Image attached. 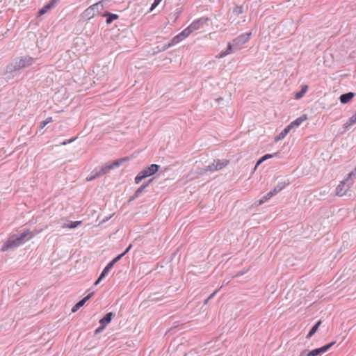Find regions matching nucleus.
Returning a JSON list of instances; mask_svg holds the SVG:
<instances>
[{
  "mask_svg": "<svg viewBox=\"0 0 356 356\" xmlns=\"http://www.w3.org/2000/svg\"><path fill=\"white\" fill-rule=\"evenodd\" d=\"M210 299H208V298L204 300V304L207 305Z\"/></svg>",
  "mask_w": 356,
  "mask_h": 356,
  "instance_id": "de8ad7c7",
  "label": "nucleus"
},
{
  "mask_svg": "<svg viewBox=\"0 0 356 356\" xmlns=\"http://www.w3.org/2000/svg\"><path fill=\"white\" fill-rule=\"evenodd\" d=\"M114 265H115V263H114L113 261H110V262L107 264V266H106V267L107 268H108L109 270H111V269L113 267V266H114Z\"/></svg>",
  "mask_w": 356,
  "mask_h": 356,
  "instance_id": "58836bf2",
  "label": "nucleus"
},
{
  "mask_svg": "<svg viewBox=\"0 0 356 356\" xmlns=\"http://www.w3.org/2000/svg\"><path fill=\"white\" fill-rule=\"evenodd\" d=\"M272 197H273V195H270V192L268 193L266 195L262 197V198L261 200H259L258 205H261V204H264L265 202H266L268 200H269Z\"/></svg>",
  "mask_w": 356,
  "mask_h": 356,
  "instance_id": "c756f323",
  "label": "nucleus"
},
{
  "mask_svg": "<svg viewBox=\"0 0 356 356\" xmlns=\"http://www.w3.org/2000/svg\"><path fill=\"white\" fill-rule=\"evenodd\" d=\"M192 33H193V31H191V29H190V27L188 26L187 28H186L184 30H183L180 33L181 34V35L184 38H186V37L190 35Z\"/></svg>",
  "mask_w": 356,
  "mask_h": 356,
  "instance_id": "c85d7f7f",
  "label": "nucleus"
},
{
  "mask_svg": "<svg viewBox=\"0 0 356 356\" xmlns=\"http://www.w3.org/2000/svg\"><path fill=\"white\" fill-rule=\"evenodd\" d=\"M292 129V125H288L284 129H283L279 135L275 138V140H280L283 139L287 134L290 131V130Z\"/></svg>",
  "mask_w": 356,
  "mask_h": 356,
  "instance_id": "6ab92c4d",
  "label": "nucleus"
},
{
  "mask_svg": "<svg viewBox=\"0 0 356 356\" xmlns=\"http://www.w3.org/2000/svg\"><path fill=\"white\" fill-rule=\"evenodd\" d=\"M278 154H279V152H276V153L273 154H265L264 156H263L261 157V161H266V160H267L268 159L273 158L274 156H277Z\"/></svg>",
  "mask_w": 356,
  "mask_h": 356,
  "instance_id": "7c9ffc66",
  "label": "nucleus"
},
{
  "mask_svg": "<svg viewBox=\"0 0 356 356\" xmlns=\"http://www.w3.org/2000/svg\"><path fill=\"white\" fill-rule=\"evenodd\" d=\"M222 98H218V99H216V101H217V102H219V101H220V100H222Z\"/></svg>",
  "mask_w": 356,
  "mask_h": 356,
  "instance_id": "8fccbe9b",
  "label": "nucleus"
},
{
  "mask_svg": "<svg viewBox=\"0 0 356 356\" xmlns=\"http://www.w3.org/2000/svg\"><path fill=\"white\" fill-rule=\"evenodd\" d=\"M243 274V272H238V273H237V274L235 276L238 277V276L242 275Z\"/></svg>",
  "mask_w": 356,
  "mask_h": 356,
  "instance_id": "49530a36",
  "label": "nucleus"
},
{
  "mask_svg": "<svg viewBox=\"0 0 356 356\" xmlns=\"http://www.w3.org/2000/svg\"><path fill=\"white\" fill-rule=\"evenodd\" d=\"M228 163H229L228 160L216 161V168H217V170H220V169L223 168L224 167H225Z\"/></svg>",
  "mask_w": 356,
  "mask_h": 356,
  "instance_id": "b1692460",
  "label": "nucleus"
},
{
  "mask_svg": "<svg viewBox=\"0 0 356 356\" xmlns=\"http://www.w3.org/2000/svg\"><path fill=\"white\" fill-rule=\"evenodd\" d=\"M307 86H302L301 90L298 92H297L295 95L296 99H300L304 94L307 92Z\"/></svg>",
  "mask_w": 356,
  "mask_h": 356,
  "instance_id": "cd10ccee",
  "label": "nucleus"
},
{
  "mask_svg": "<svg viewBox=\"0 0 356 356\" xmlns=\"http://www.w3.org/2000/svg\"><path fill=\"white\" fill-rule=\"evenodd\" d=\"M184 38L182 37L181 34V33H179L178 35H177L176 36H175L170 41V42L167 45V46H165L164 47V50L169 48L170 47L174 45V44H176L177 43H179V42H181V40H183Z\"/></svg>",
  "mask_w": 356,
  "mask_h": 356,
  "instance_id": "dca6fc26",
  "label": "nucleus"
},
{
  "mask_svg": "<svg viewBox=\"0 0 356 356\" xmlns=\"http://www.w3.org/2000/svg\"><path fill=\"white\" fill-rule=\"evenodd\" d=\"M124 257V254H119L118 256H117L116 257H115L112 261L115 264L117 263L119 260H120V259Z\"/></svg>",
  "mask_w": 356,
  "mask_h": 356,
  "instance_id": "e433bc0d",
  "label": "nucleus"
},
{
  "mask_svg": "<svg viewBox=\"0 0 356 356\" xmlns=\"http://www.w3.org/2000/svg\"><path fill=\"white\" fill-rule=\"evenodd\" d=\"M106 1V0H102V1H99V2L93 4L91 6V7L93 8V10H95V13L97 14H101L102 13V11L104 9V3Z\"/></svg>",
  "mask_w": 356,
  "mask_h": 356,
  "instance_id": "f8f14e48",
  "label": "nucleus"
},
{
  "mask_svg": "<svg viewBox=\"0 0 356 356\" xmlns=\"http://www.w3.org/2000/svg\"><path fill=\"white\" fill-rule=\"evenodd\" d=\"M23 243L21 242L20 239L17 236V234H13L10 236L7 241L2 246L1 250L3 251L7 250L8 248H17Z\"/></svg>",
  "mask_w": 356,
  "mask_h": 356,
  "instance_id": "39448f33",
  "label": "nucleus"
},
{
  "mask_svg": "<svg viewBox=\"0 0 356 356\" xmlns=\"http://www.w3.org/2000/svg\"><path fill=\"white\" fill-rule=\"evenodd\" d=\"M321 321H318L312 327V329L310 330V331L309 332L307 336V338L309 339L310 337H312L315 333L317 331V330L318 329L319 326L321 325Z\"/></svg>",
  "mask_w": 356,
  "mask_h": 356,
  "instance_id": "4be33fe9",
  "label": "nucleus"
},
{
  "mask_svg": "<svg viewBox=\"0 0 356 356\" xmlns=\"http://www.w3.org/2000/svg\"><path fill=\"white\" fill-rule=\"evenodd\" d=\"M335 341H332L328 344H326L321 348L314 349L311 350V355L314 356H318L323 354L327 350H328L334 344Z\"/></svg>",
  "mask_w": 356,
  "mask_h": 356,
  "instance_id": "6e6552de",
  "label": "nucleus"
},
{
  "mask_svg": "<svg viewBox=\"0 0 356 356\" xmlns=\"http://www.w3.org/2000/svg\"><path fill=\"white\" fill-rule=\"evenodd\" d=\"M35 61V58L29 56H22L17 58L13 62L9 63L6 68V74L13 73L16 71L24 69L31 66Z\"/></svg>",
  "mask_w": 356,
  "mask_h": 356,
  "instance_id": "f257e3e1",
  "label": "nucleus"
},
{
  "mask_svg": "<svg viewBox=\"0 0 356 356\" xmlns=\"http://www.w3.org/2000/svg\"><path fill=\"white\" fill-rule=\"evenodd\" d=\"M52 121V118H48L47 119H46L45 120L42 121L40 122V129H43L47 124H49V122H51Z\"/></svg>",
  "mask_w": 356,
  "mask_h": 356,
  "instance_id": "2f4dec72",
  "label": "nucleus"
},
{
  "mask_svg": "<svg viewBox=\"0 0 356 356\" xmlns=\"http://www.w3.org/2000/svg\"><path fill=\"white\" fill-rule=\"evenodd\" d=\"M62 144L63 145H65V144H67V143L66 142H63Z\"/></svg>",
  "mask_w": 356,
  "mask_h": 356,
  "instance_id": "3c124183",
  "label": "nucleus"
},
{
  "mask_svg": "<svg viewBox=\"0 0 356 356\" xmlns=\"http://www.w3.org/2000/svg\"><path fill=\"white\" fill-rule=\"evenodd\" d=\"M81 224H82V221H74V222H71L70 224L64 225L63 226V227L69 228V229H74Z\"/></svg>",
  "mask_w": 356,
  "mask_h": 356,
  "instance_id": "a878e982",
  "label": "nucleus"
},
{
  "mask_svg": "<svg viewBox=\"0 0 356 356\" xmlns=\"http://www.w3.org/2000/svg\"><path fill=\"white\" fill-rule=\"evenodd\" d=\"M79 309V307H77L76 304L72 307V312L74 313L76 312L78 309Z\"/></svg>",
  "mask_w": 356,
  "mask_h": 356,
  "instance_id": "37998d69",
  "label": "nucleus"
},
{
  "mask_svg": "<svg viewBox=\"0 0 356 356\" xmlns=\"http://www.w3.org/2000/svg\"><path fill=\"white\" fill-rule=\"evenodd\" d=\"M109 270H110L108 268L105 267L102 273L100 274V279H103L104 277H105V276L108 274Z\"/></svg>",
  "mask_w": 356,
  "mask_h": 356,
  "instance_id": "72a5a7b5",
  "label": "nucleus"
},
{
  "mask_svg": "<svg viewBox=\"0 0 356 356\" xmlns=\"http://www.w3.org/2000/svg\"><path fill=\"white\" fill-rule=\"evenodd\" d=\"M355 97V93L352 92H349L347 93L342 94L340 97V102L343 104H348L353 97Z\"/></svg>",
  "mask_w": 356,
  "mask_h": 356,
  "instance_id": "9b49d317",
  "label": "nucleus"
},
{
  "mask_svg": "<svg viewBox=\"0 0 356 356\" xmlns=\"http://www.w3.org/2000/svg\"><path fill=\"white\" fill-rule=\"evenodd\" d=\"M234 45L233 44L232 42H229L228 44H227V49L224 51H222L218 57L219 58H223L229 54H230L231 53H232L233 51H234Z\"/></svg>",
  "mask_w": 356,
  "mask_h": 356,
  "instance_id": "4468645a",
  "label": "nucleus"
},
{
  "mask_svg": "<svg viewBox=\"0 0 356 356\" xmlns=\"http://www.w3.org/2000/svg\"><path fill=\"white\" fill-rule=\"evenodd\" d=\"M114 314L112 312L107 313L102 318L99 320L100 325L106 327L112 320Z\"/></svg>",
  "mask_w": 356,
  "mask_h": 356,
  "instance_id": "2eb2a0df",
  "label": "nucleus"
},
{
  "mask_svg": "<svg viewBox=\"0 0 356 356\" xmlns=\"http://www.w3.org/2000/svg\"><path fill=\"white\" fill-rule=\"evenodd\" d=\"M207 19L200 18L197 20L194 21L191 25H189L190 29L193 32L199 29L206 22Z\"/></svg>",
  "mask_w": 356,
  "mask_h": 356,
  "instance_id": "9d476101",
  "label": "nucleus"
},
{
  "mask_svg": "<svg viewBox=\"0 0 356 356\" xmlns=\"http://www.w3.org/2000/svg\"><path fill=\"white\" fill-rule=\"evenodd\" d=\"M287 184H289V183H287ZM286 184L285 182H280V183H279L274 188L273 190L270 191V195H273V196H274L275 195H276L277 193L280 192L286 186Z\"/></svg>",
  "mask_w": 356,
  "mask_h": 356,
  "instance_id": "f3484780",
  "label": "nucleus"
},
{
  "mask_svg": "<svg viewBox=\"0 0 356 356\" xmlns=\"http://www.w3.org/2000/svg\"><path fill=\"white\" fill-rule=\"evenodd\" d=\"M252 33L249 32L245 34H242L237 38H234L232 42L234 45V50H238L241 47L249 40Z\"/></svg>",
  "mask_w": 356,
  "mask_h": 356,
  "instance_id": "423d86ee",
  "label": "nucleus"
},
{
  "mask_svg": "<svg viewBox=\"0 0 356 356\" xmlns=\"http://www.w3.org/2000/svg\"><path fill=\"white\" fill-rule=\"evenodd\" d=\"M114 265H115V263H114L113 261H110V262L107 264V266H106V267L107 268H108L109 270H111V269L113 267V266H114Z\"/></svg>",
  "mask_w": 356,
  "mask_h": 356,
  "instance_id": "4c0bfd02",
  "label": "nucleus"
},
{
  "mask_svg": "<svg viewBox=\"0 0 356 356\" xmlns=\"http://www.w3.org/2000/svg\"><path fill=\"white\" fill-rule=\"evenodd\" d=\"M216 161H213V163H211V165H209L206 170H209V171H215V170H217V168H216Z\"/></svg>",
  "mask_w": 356,
  "mask_h": 356,
  "instance_id": "473e14b6",
  "label": "nucleus"
},
{
  "mask_svg": "<svg viewBox=\"0 0 356 356\" xmlns=\"http://www.w3.org/2000/svg\"><path fill=\"white\" fill-rule=\"evenodd\" d=\"M104 17H106V24H109L113 22V20L118 19L119 16L117 14L111 13L106 12L103 15Z\"/></svg>",
  "mask_w": 356,
  "mask_h": 356,
  "instance_id": "a211bd4d",
  "label": "nucleus"
},
{
  "mask_svg": "<svg viewBox=\"0 0 356 356\" xmlns=\"http://www.w3.org/2000/svg\"><path fill=\"white\" fill-rule=\"evenodd\" d=\"M154 178H152L149 179L147 182L143 184L134 193V194L129 197V202L134 200L136 198L138 197L142 193L145 191V189L153 181Z\"/></svg>",
  "mask_w": 356,
  "mask_h": 356,
  "instance_id": "0eeeda50",
  "label": "nucleus"
},
{
  "mask_svg": "<svg viewBox=\"0 0 356 356\" xmlns=\"http://www.w3.org/2000/svg\"><path fill=\"white\" fill-rule=\"evenodd\" d=\"M162 0H154V3H152V5L151 6L150 10L152 11V10H154L159 4V3Z\"/></svg>",
  "mask_w": 356,
  "mask_h": 356,
  "instance_id": "f704fd0d",
  "label": "nucleus"
},
{
  "mask_svg": "<svg viewBox=\"0 0 356 356\" xmlns=\"http://www.w3.org/2000/svg\"><path fill=\"white\" fill-rule=\"evenodd\" d=\"M307 356H314V355H311V351H310V352H309V353H307Z\"/></svg>",
  "mask_w": 356,
  "mask_h": 356,
  "instance_id": "09e8293b",
  "label": "nucleus"
},
{
  "mask_svg": "<svg viewBox=\"0 0 356 356\" xmlns=\"http://www.w3.org/2000/svg\"><path fill=\"white\" fill-rule=\"evenodd\" d=\"M56 2V0H51L48 4L44 6L42 8H41L39 10L38 15L41 16V15L45 14L46 13H47L49 10H50L51 8H52L54 6Z\"/></svg>",
  "mask_w": 356,
  "mask_h": 356,
  "instance_id": "ddd939ff",
  "label": "nucleus"
},
{
  "mask_svg": "<svg viewBox=\"0 0 356 356\" xmlns=\"http://www.w3.org/2000/svg\"><path fill=\"white\" fill-rule=\"evenodd\" d=\"M127 160H129L128 157L121 158L120 159L114 161L112 163L109 165H106L104 167H102L99 170L95 169L94 171L92 172L91 175L86 178V181H90L105 174H107L108 172H109L110 170L116 167H119L120 165H122Z\"/></svg>",
  "mask_w": 356,
  "mask_h": 356,
  "instance_id": "f03ea898",
  "label": "nucleus"
},
{
  "mask_svg": "<svg viewBox=\"0 0 356 356\" xmlns=\"http://www.w3.org/2000/svg\"><path fill=\"white\" fill-rule=\"evenodd\" d=\"M356 123V113L352 115L349 120L344 124V127L347 129L350 126L353 125V124Z\"/></svg>",
  "mask_w": 356,
  "mask_h": 356,
  "instance_id": "393cba45",
  "label": "nucleus"
},
{
  "mask_svg": "<svg viewBox=\"0 0 356 356\" xmlns=\"http://www.w3.org/2000/svg\"><path fill=\"white\" fill-rule=\"evenodd\" d=\"M219 289H216L213 293H212L209 297L208 299H211L216 293L218 291Z\"/></svg>",
  "mask_w": 356,
  "mask_h": 356,
  "instance_id": "79ce46f5",
  "label": "nucleus"
},
{
  "mask_svg": "<svg viewBox=\"0 0 356 356\" xmlns=\"http://www.w3.org/2000/svg\"><path fill=\"white\" fill-rule=\"evenodd\" d=\"M355 175H356V168H355V170L353 171L350 172L348 174V177H352L353 176H355Z\"/></svg>",
  "mask_w": 356,
  "mask_h": 356,
  "instance_id": "a19ab883",
  "label": "nucleus"
},
{
  "mask_svg": "<svg viewBox=\"0 0 356 356\" xmlns=\"http://www.w3.org/2000/svg\"><path fill=\"white\" fill-rule=\"evenodd\" d=\"M35 234H33V232H30L29 229H26L22 233L17 234V236L20 239L21 242L22 243H24L26 241H29V239L32 238Z\"/></svg>",
  "mask_w": 356,
  "mask_h": 356,
  "instance_id": "1a4fd4ad",
  "label": "nucleus"
},
{
  "mask_svg": "<svg viewBox=\"0 0 356 356\" xmlns=\"http://www.w3.org/2000/svg\"><path fill=\"white\" fill-rule=\"evenodd\" d=\"M132 247V244H130L127 248L125 250V251L124 252H122V254H124V256L131 250Z\"/></svg>",
  "mask_w": 356,
  "mask_h": 356,
  "instance_id": "ea45409f",
  "label": "nucleus"
},
{
  "mask_svg": "<svg viewBox=\"0 0 356 356\" xmlns=\"http://www.w3.org/2000/svg\"><path fill=\"white\" fill-rule=\"evenodd\" d=\"M264 161H261V158H260V159L257 161V163H256V165H255V168H256L258 165H260L262 162H264Z\"/></svg>",
  "mask_w": 356,
  "mask_h": 356,
  "instance_id": "c03bdc74",
  "label": "nucleus"
},
{
  "mask_svg": "<svg viewBox=\"0 0 356 356\" xmlns=\"http://www.w3.org/2000/svg\"><path fill=\"white\" fill-rule=\"evenodd\" d=\"M307 119V117L306 115H302L300 118H297L294 121H293L289 125H292V128L293 127H298L300 126L305 120Z\"/></svg>",
  "mask_w": 356,
  "mask_h": 356,
  "instance_id": "412c9836",
  "label": "nucleus"
},
{
  "mask_svg": "<svg viewBox=\"0 0 356 356\" xmlns=\"http://www.w3.org/2000/svg\"><path fill=\"white\" fill-rule=\"evenodd\" d=\"M94 294V292H92L90 293H89L88 295H87L86 297H84L83 299H81V300H79L77 303H76V305L78 307H79V309L83 307L84 305V304L86 302L87 300H88Z\"/></svg>",
  "mask_w": 356,
  "mask_h": 356,
  "instance_id": "5701e85b",
  "label": "nucleus"
},
{
  "mask_svg": "<svg viewBox=\"0 0 356 356\" xmlns=\"http://www.w3.org/2000/svg\"><path fill=\"white\" fill-rule=\"evenodd\" d=\"M105 328V327L102 325H100V326L99 327H97L95 331V334H97L99 333H100L101 332H102V330Z\"/></svg>",
  "mask_w": 356,
  "mask_h": 356,
  "instance_id": "c9c22d12",
  "label": "nucleus"
},
{
  "mask_svg": "<svg viewBox=\"0 0 356 356\" xmlns=\"http://www.w3.org/2000/svg\"><path fill=\"white\" fill-rule=\"evenodd\" d=\"M244 12L243 6H236L233 10V15L238 16Z\"/></svg>",
  "mask_w": 356,
  "mask_h": 356,
  "instance_id": "bb28decb",
  "label": "nucleus"
},
{
  "mask_svg": "<svg viewBox=\"0 0 356 356\" xmlns=\"http://www.w3.org/2000/svg\"><path fill=\"white\" fill-rule=\"evenodd\" d=\"M102 280V279H100V276H99V277H98V279L95 281V284H95V286H96V285H97V284L101 282V280Z\"/></svg>",
  "mask_w": 356,
  "mask_h": 356,
  "instance_id": "a18cd8bd",
  "label": "nucleus"
},
{
  "mask_svg": "<svg viewBox=\"0 0 356 356\" xmlns=\"http://www.w3.org/2000/svg\"><path fill=\"white\" fill-rule=\"evenodd\" d=\"M96 14L95 10H93L91 6L83 12V16L87 19L92 18Z\"/></svg>",
  "mask_w": 356,
  "mask_h": 356,
  "instance_id": "aec40b11",
  "label": "nucleus"
},
{
  "mask_svg": "<svg viewBox=\"0 0 356 356\" xmlns=\"http://www.w3.org/2000/svg\"><path fill=\"white\" fill-rule=\"evenodd\" d=\"M160 165L157 164H152L147 168H145L141 170L134 179V181L136 184H139L143 179L149 177L154 175L159 171Z\"/></svg>",
  "mask_w": 356,
  "mask_h": 356,
  "instance_id": "7ed1b4c3",
  "label": "nucleus"
},
{
  "mask_svg": "<svg viewBox=\"0 0 356 356\" xmlns=\"http://www.w3.org/2000/svg\"><path fill=\"white\" fill-rule=\"evenodd\" d=\"M353 184L351 177H348L345 180L340 182L336 188V194L338 196L346 195L348 191Z\"/></svg>",
  "mask_w": 356,
  "mask_h": 356,
  "instance_id": "20e7f679",
  "label": "nucleus"
}]
</instances>
